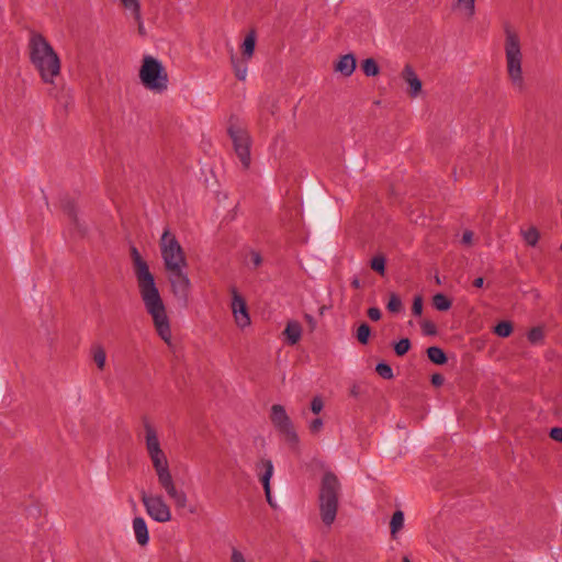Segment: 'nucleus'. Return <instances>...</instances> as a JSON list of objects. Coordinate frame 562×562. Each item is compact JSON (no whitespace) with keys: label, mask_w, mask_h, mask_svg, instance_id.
<instances>
[{"label":"nucleus","mask_w":562,"mask_h":562,"mask_svg":"<svg viewBox=\"0 0 562 562\" xmlns=\"http://www.w3.org/2000/svg\"><path fill=\"white\" fill-rule=\"evenodd\" d=\"M132 260L144 307L151 317L158 336L168 346H172L170 321L165 302L155 282L154 274L150 272L147 262L142 258L135 247L132 248Z\"/></svg>","instance_id":"obj_1"},{"label":"nucleus","mask_w":562,"mask_h":562,"mask_svg":"<svg viewBox=\"0 0 562 562\" xmlns=\"http://www.w3.org/2000/svg\"><path fill=\"white\" fill-rule=\"evenodd\" d=\"M144 441L160 488L173 502L177 508H186L189 501L188 495L182 488L177 486L168 457L161 448L158 430L149 422L144 423Z\"/></svg>","instance_id":"obj_2"},{"label":"nucleus","mask_w":562,"mask_h":562,"mask_svg":"<svg viewBox=\"0 0 562 562\" xmlns=\"http://www.w3.org/2000/svg\"><path fill=\"white\" fill-rule=\"evenodd\" d=\"M30 61L43 82L53 85L61 71V60L52 44L40 33H32L27 44Z\"/></svg>","instance_id":"obj_3"},{"label":"nucleus","mask_w":562,"mask_h":562,"mask_svg":"<svg viewBox=\"0 0 562 562\" xmlns=\"http://www.w3.org/2000/svg\"><path fill=\"white\" fill-rule=\"evenodd\" d=\"M504 52L509 82L516 91L521 92L527 86L522 68V45L519 34L509 26L505 27Z\"/></svg>","instance_id":"obj_4"},{"label":"nucleus","mask_w":562,"mask_h":562,"mask_svg":"<svg viewBox=\"0 0 562 562\" xmlns=\"http://www.w3.org/2000/svg\"><path fill=\"white\" fill-rule=\"evenodd\" d=\"M339 480L333 472H325L321 482L318 507L321 519L323 524L327 527H330L336 520L339 504Z\"/></svg>","instance_id":"obj_5"},{"label":"nucleus","mask_w":562,"mask_h":562,"mask_svg":"<svg viewBox=\"0 0 562 562\" xmlns=\"http://www.w3.org/2000/svg\"><path fill=\"white\" fill-rule=\"evenodd\" d=\"M140 83L153 93H162L168 88V75L160 60L157 58L145 55L139 68Z\"/></svg>","instance_id":"obj_6"},{"label":"nucleus","mask_w":562,"mask_h":562,"mask_svg":"<svg viewBox=\"0 0 562 562\" xmlns=\"http://www.w3.org/2000/svg\"><path fill=\"white\" fill-rule=\"evenodd\" d=\"M159 248L165 270L188 267L184 250L169 228L164 229L159 240Z\"/></svg>","instance_id":"obj_7"},{"label":"nucleus","mask_w":562,"mask_h":562,"mask_svg":"<svg viewBox=\"0 0 562 562\" xmlns=\"http://www.w3.org/2000/svg\"><path fill=\"white\" fill-rule=\"evenodd\" d=\"M140 501L146 514L156 522L166 524L172 519V510L164 495L140 492Z\"/></svg>","instance_id":"obj_8"},{"label":"nucleus","mask_w":562,"mask_h":562,"mask_svg":"<svg viewBox=\"0 0 562 562\" xmlns=\"http://www.w3.org/2000/svg\"><path fill=\"white\" fill-rule=\"evenodd\" d=\"M187 269L188 267H179L166 270L167 279L173 296L184 304L189 300L192 286Z\"/></svg>","instance_id":"obj_9"},{"label":"nucleus","mask_w":562,"mask_h":562,"mask_svg":"<svg viewBox=\"0 0 562 562\" xmlns=\"http://www.w3.org/2000/svg\"><path fill=\"white\" fill-rule=\"evenodd\" d=\"M229 135L234 144L237 157L239 158L244 168L250 166V138L246 131L240 127L232 126Z\"/></svg>","instance_id":"obj_10"},{"label":"nucleus","mask_w":562,"mask_h":562,"mask_svg":"<svg viewBox=\"0 0 562 562\" xmlns=\"http://www.w3.org/2000/svg\"><path fill=\"white\" fill-rule=\"evenodd\" d=\"M232 302L231 310L234 318V323L240 330H245L250 327L251 318L245 299L234 288L231 291Z\"/></svg>","instance_id":"obj_11"},{"label":"nucleus","mask_w":562,"mask_h":562,"mask_svg":"<svg viewBox=\"0 0 562 562\" xmlns=\"http://www.w3.org/2000/svg\"><path fill=\"white\" fill-rule=\"evenodd\" d=\"M271 422L274 427L285 435L289 440L296 442L297 435L294 431L291 419L288 416L285 408L280 404H274L271 407Z\"/></svg>","instance_id":"obj_12"},{"label":"nucleus","mask_w":562,"mask_h":562,"mask_svg":"<svg viewBox=\"0 0 562 562\" xmlns=\"http://www.w3.org/2000/svg\"><path fill=\"white\" fill-rule=\"evenodd\" d=\"M402 78L408 86L411 97H418L422 92L423 85L412 66L406 65L404 67Z\"/></svg>","instance_id":"obj_13"},{"label":"nucleus","mask_w":562,"mask_h":562,"mask_svg":"<svg viewBox=\"0 0 562 562\" xmlns=\"http://www.w3.org/2000/svg\"><path fill=\"white\" fill-rule=\"evenodd\" d=\"M258 467H262L265 469V472L261 475V482L263 485L265 494L267 497V502L270 506L276 507V504L273 502V497H271V487H270V480L273 475V463L269 459L261 460V462L258 464Z\"/></svg>","instance_id":"obj_14"},{"label":"nucleus","mask_w":562,"mask_h":562,"mask_svg":"<svg viewBox=\"0 0 562 562\" xmlns=\"http://www.w3.org/2000/svg\"><path fill=\"white\" fill-rule=\"evenodd\" d=\"M132 529L137 543L142 547L147 546L149 542V532L146 520L140 516L134 517L132 520Z\"/></svg>","instance_id":"obj_15"},{"label":"nucleus","mask_w":562,"mask_h":562,"mask_svg":"<svg viewBox=\"0 0 562 562\" xmlns=\"http://www.w3.org/2000/svg\"><path fill=\"white\" fill-rule=\"evenodd\" d=\"M356 67V57L352 54H346L337 60L335 65V71L345 77H350L353 74Z\"/></svg>","instance_id":"obj_16"},{"label":"nucleus","mask_w":562,"mask_h":562,"mask_svg":"<svg viewBox=\"0 0 562 562\" xmlns=\"http://www.w3.org/2000/svg\"><path fill=\"white\" fill-rule=\"evenodd\" d=\"M284 336L290 345H295L302 336V327L296 321H290L284 329Z\"/></svg>","instance_id":"obj_17"},{"label":"nucleus","mask_w":562,"mask_h":562,"mask_svg":"<svg viewBox=\"0 0 562 562\" xmlns=\"http://www.w3.org/2000/svg\"><path fill=\"white\" fill-rule=\"evenodd\" d=\"M454 8L464 18H472L475 13V0H457Z\"/></svg>","instance_id":"obj_18"},{"label":"nucleus","mask_w":562,"mask_h":562,"mask_svg":"<svg viewBox=\"0 0 562 562\" xmlns=\"http://www.w3.org/2000/svg\"><path fill=\"white\" fill-rule=\"evenodd\" d=\"M429 360L436 364H443L447 362V356L439 347L432 346L427 349Z\"/></svg>","instance_id":"obj_19"},{"label":"nucleus","mask_w":562,"mask_h":562,"mask_svg":"<svg viewBox=\"0 0 562 562\" xmlns=\"http://www.w3.org/2000/svg\"><path fill=\"white\" fill-rule=\"evenodd\" d=\"M520 234L522 236L524 241L531 247H535L538 241L540 234L536 227H529L527 229H521Z\"/></svg>","instance_id":"obj_20"},{"label":"nucleus","mask_w":562,"mask_h":562,"mask_svg":"<svg viewBox=\"0 0 562 562\" xmlns=\"http://www.w3.org/2000/svg\"><path fill=\"white\" fill-rule=\"evenodd\" d=\"M404 526V514L402 510H396L390 522L391 528V535L393 538H396V533L403 528Z\"/></svg>","instance_id":"obj_21"},{"label":"nucleus","mask_w":562,"mask_h":562,"mask_svg":"<svg viewBox=\"0 0 562 562\" xmlns=\"http://www.w3.org/2000/svg\"><path fill=\"white\" fill-rule=\"evenodd\" d=\"M255 46H256V36L254 33H249L248 35H246L244 42H243V45H241V48H243V54L246 56L247 59H249L254 52H255Z\"/></svg>","instance_id":"obj_22"},{"label":"nucleus","mask_w":562,"mask_h":562,"mask_svg":"<svg viewBox=\"0 0 562 562\" xmlns=\"http://www.w3.org/2000/svg\"><path fill=\"white\" fill-rule=\"evenodd\" d=\"M92 358L100 370H103L106 362V353L102 346L97 345L92 348Z\"/></svg>","instance_id":"obj_23"},{"label":"nucleus","mask_w":562,"mask_h":562,"mask_svg":"<svg viewBox=\"0 0 562 562\" xmlns=\"http://www.w3.org/2000/svg\"><path fill=\"white\" fill-rule=\"evenodd\" d=\"M362 71L368 77H374L379 74L380 68L373 58H367L361 64Z\"/></svg>","instance_id":"obj_24"},{"label":"nucleus","mask_w":562,"mask_h":562,"mask_svg":"<svg viewBox=\"0 0 562 562\" xmlns=\"http://www.w3.org/2000/svg\"><path fill=\"white\" fill-rule=\"evenodd\" d=\"M432 303L438 311H448L451 306L450 300L441 293L434 295Z\"/></svg>","instance_id":"obj_25"},{"label":"nucleus","mask_w":562,"mask_h":562,"mask_svg":"<svg viewBox=\"0 0 562 562\" xmlns=\"http://www.w3.org/2000/svg\"><path fill=\"white\" fill-rule=\"evenodd\" d=\"M233 67L235 70V75L239 80H245L247 78V64L238 60L234 56L232 57Z\"/></svg>","instance_id":"obj_26"},{"label":"nucleus","mask_w":562,"mask_h":562,"mask_svg":"<svg viewBox=\"0 0 562 562\" xmlns=\"http://www.w3.org/2000/svg\"><path fill=\"white\" fill-rule=\"evenodd\" d=\"M494 331L499 337H508L513 331V326L509 322L504 321L495 326Z\"/></svg>","instance_id":"obj_27"},{"label":"nucleus","mask_w":562,"mask_h":562,"mask_svg":"<svg viewBox=\"0 0 562 562\" xmlns=\"http://www.w3.org/2000/svg\"><path fill=\"white\" fill-rule=\"evenodd\" d=\"M125 10H127L131 14H133L137 20H139V2L138 0H121Z\"/></svg>","instance_id":"obj_28"},{"label":"nucleus","mask_w":562,"mask_h":562,"mask_svg":"<svg viewBox=\"0 0 562 562\" xmlns=\"http://www.w3.org/2000/svg\"><path fill=\"white\" fill-rule=\"evenodd\" d=\"M402 300L400 299V296L395 293H392L390 295V300L387 302V310L391 312V313H398L401 310H402Z\"/></svg>","instance_id":"obj_29"},{"label":"nucleus","mask_w":562,"mask_h":562,"mask_svg":"<svg viewBox=\"0 0 562 562\" xmlns=\"http://www.w3.org/2000/svg\"><path fill=\"white\" fill-rule=\"evenodd\" d=\"M411 348L408 338H402L394 345V351L397 356H404Z\"/></svg>","instance_id":"obj_30"},{"label":"nucleus","mask_w":562,"mask_h":562,"mask_svg":"<svg viewBox=\"0 0 562 562\" xmlns=\"http://www.w3.org/2000/svg\"><path fill=\"white\" fill-rule=\"evenodd\" d=\"M543 337V330L540 327H535L528 333V339L533 345L542 342Z\"/></svg>","instance_id":"obj_31"},{"label":"nucleus","mask_w":562,"mask_h":562,"mask_svg":"<svg viewBox=\"0 0 562 562\" xmlns=\"http://www.w3.org/2000/svg\"><path fill=\"white\" fill-rule=\"evenodd\" d=\"M370 327L367 324H361L357 329V338L361 344H367L370 337Z\"/></svg>","instance_id":"obj_32"},{"label":"nucleus","mask_w":562,"mask_h":562,"mask_svg":"<svg viewBox=\"0 0 562 562\" xmlns=\"http://www.w3.org/2000/svg\"><path fill=\"white\" fill-rule=\"evenodd\" d=\"M371 268L383 274L385 272V259L383 256H375L371 260Z\"/></svg>","instance_id":"obj_33"},{"label":"nucleus","mask_w":562,"mask_h":562,"mask_svg":"<svg viewBox=\"0 0 562 562\" xmlns=\"http://www.w3.org/2000/svg\"><path fill=\"white\" fill-rule=\"evenodd\" d=\"M420 327L424 335L434 336L437 334V327L434 322L424 319L420 322Z\"/></svg>","instance_id":"obj_34"},{"label":"nucleus","mask_w":562,"mask_h":562,"mask_svg":"<svg viewBox=\"0 0 562 562\" xmlns=\"http://www.w3.org/2000/svg\"><path fill=\"white\" fill-rule=\"evenodd\" d=\"M375 370L379 373V375H381L384 379L393 378V370H392V368L389 364L384 363V362L378 363L376 367H375Z\"/></svg>","instance_id":"obj_35"},{"label":"nucleus","mask_w":562,"mask_h":562,"mask_svg":"<svg viewBox=\"0 0 562 562\" xmlns=\"http://www.w3.org/2000/svg\"><path fill=\"white\" fill-rule=\"evenodd\" d=\"M247 262L252 265L255 268L259 267L262 262L261 255L256 250H250L248 254Z\"/></svg>","instance_id":"obj_36"},{"label":"nucleus","mask_w":562,"mask_h":562,"mask_svg":"<svg viewBox=\"0 0 562 562\" xmlns=\"http://www.w3.org/2000/svg\"><path fill=\"white\" fill-rule=\"evenodd\" d=\"M324 408V402L321 396H314L311 402V411L313 414H319Z\"/></svg>","instance_id":"obj_37"},{"label":"nucleus","mask_w":562,"mask_h":562,"mask_svg":"<svg viewBox=\"0 0 562 562\" xmlns=\"http://www.w3.org/2000/svg\"><path fill=\"white\" fill-rule=\"evenodd\" d=\"M324 427L322 418H314L308 423V429L312 434H318Z\"/></svg>","instance_id":"obj_38"},{"label":"nucleus","mask_w":562,"mask_h":562,"mask_svg":"<svg viewBox=\"0 0 562 562\" xmlns=\"http://www.w3.org/2000/svg\"><path fill=\"white\" fill-rule=\"evenodd\" d=\"M412 312L416 316H420L423 313V297L417 295L414 297Z\"/></svg>","instance_id":"obj_39"},{"label":"nucleus","mask_w":562,"mask_h":562,"mask_svg":"<svg viewBox=\"0 0 562 562\" xmlns=\"http://www.w3.org/2000/svg\"><path fill=\"white\" fill-rule=\"evenodd\" d=\"M231 562H250L245 554L238 549H233L231 554Z\"/></svg>","instance_id":"obj_40"},{"label":"nucleus","mask_w":562,"mask_h":562,"mask_svg":"<svg viewBox=\"0 0 562 562\" xmlns=\"http://www.w3.org/2000/svg\"><path fill=\"white\" fill-rule=\"evenodd\" d=\"M550 437L558 442H562V428H560V427L552 428L550 430Z\"/></svg>","instance_id":"obj_41"},{"label":"nucleus","mask_w":562,"mask_h":562,"mask_svg":"<svg viewBox=\"0 0 562 562\" xmlns=\"http://www.w3.org/2000/svg\"><path fill=\"white\" fill-rule=\"evenodd\" d=\"M381 311L378 308V307H370L368 310V316L372 319V321H379L381 318Z\"/></svg>","instance_id":"obj_42"},{"label":"nucleus","mask_w":562,"mask_h":562,"mask_svg":"<svg viewBox=\"0 0 562 562\" xmlns=\"http://www.w3.org/2000/svg\"><path fill=\"white\" fill-rule=\"evenodd\" d=\"M473 240V233L471 231H465L462 235V243L465 245H471Z\"/></svg>","instance_id":"obj_43"},{"label":"nucleus","mask_w":562,"mask_h":562,"mask_svg":"<svg viewBox=\"0 0 562 562\" xmlns=\"http://www.w3.org/2000/svg\"><path fill=\"white\" fill-rule=\"evenodd\" d=\"M445 379L441 374H432L431 376V383L435 385V386H440L442 385Z\"/></svg>","instance_id":"obj_44"},{"label":"nucleus","mask_w":562,"mask_h":562,"mask_svg":"<svg viewBox=\"0 0 562 562\" xmlns=\"http://www.w3.org/2000/svg\"><path fill=\"white\" fill-rule=\"evenodd\" d=\"M483 284H484V279H483L482 277H479V278H476V279L474 280V285H475L476 288H482V286H483Z\"/></svg>","instance_id":"obj_45"},{"label":"nucleus","mask_w":562,"mask_h":562,"mask_svg":"<svg viewBox=\"0 0 562 562\" xmlns=\"http://www.w3.org/2000/svg\"><path fill=\"white\" fill-rule=\"evenodd\" d=\"M359 392H360V391H359V387H358L357 385H353V386L351 387V390H350V394H351L352 396H355V397L359 395Z\"/></svg>","instance_id":"obj_46"},{"label":"nucleus","mask_w":562,"mask_h":562,"mask_svg":"<svg viewBox=\"0 0 562 562\" xmlns=\"http://www.w3.org/2000/svg\"><path fill=\"white\" fill-rule=\"evenodd\" d=\"M139 24V32L143 33L144 31V25H143V22H142V18L139 16V20H137L133 14H131Z\"/></svg>","instance_id":"obj_47"},{"label":"nucleus","mask_w":562,"mask_h":562,"mask_svg":"<svg viewBox=\"0 0 562 562\" xmlns=\"http://www.w3.org/2000/svg\"><path fill=\"white\" fill-rule=\"evenodd\" d=\"M305 318H306V321H307L310 324H312V325L315 323V321H314L313 316H311V315H305Z\"/></svg>","instance_id":"obj_48"},{"label":"nucleus","mask_w":562,"mask_h":562,"mask_svg":"<svg viewBox=\"0 0 562 562\" xmlns=\"http://www.w3.org/2000/svg\"><path fill=\"white\" fill-rule=\"evenodd\" d=\"M351 284L355 288H359L360 286V281L358 279H355V280H352Z\"/></svg>","instance_id":"obj_49"},{"label":"nucleus","mask_w":562,"mask_h":562,"mask_svg":"<svg viewBox=\"0 0 562 562\" xmlns=\"http://www.w3.org/2000/svg\"><path fill=\"white\" fill-rule=\"evenodd\" d=\"M403 562H411V560H409L407 557H405V558L403 559Z\"/></svg>","instance_id":"obj_50"}]
</instances>
